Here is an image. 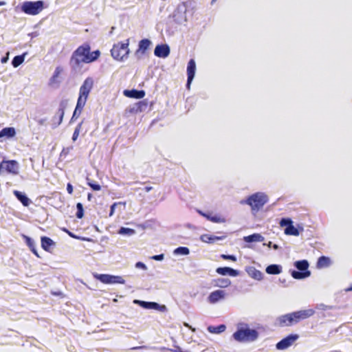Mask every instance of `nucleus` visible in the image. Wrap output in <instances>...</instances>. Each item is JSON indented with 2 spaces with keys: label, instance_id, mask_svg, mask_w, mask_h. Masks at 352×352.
Segmentation results:
<instances>
[{
  "label": "nucleus",
  "instance_id": "49",
  "mask_svg": "<svg viewBox=\"0 0 352 352\" xmlns=\"http://www.w3.org/2000/svg\"><path fill=\"white\" fill-rule=\"evenodd\" d=\"M30 250L32 252V253H33V254H34L36 257L40 258V256L38 255V252H37V250H36V247H34V249H31Z\"/></svg>",
  "mask_w": 352,
  "mask_h": 352
},
{
  "label": "nucleus",
  "instance_id": "41",
  "mask_svg": "<svg viewBox=\"0 0 352 352\" xmlns=\"http://www.w3.org/2000/svg\"><path fill=\"white\" fill-rule=\"evenodd\" d=\"M279 224H280V227H284V226L287 227V226H289V225L293 224V221L289 218H283L280 221Z\"/></svg>",
  "mask_w": 352,
  "mask_h": 352
},
{
  "label": "nucleus",
  "instance_id": "53",
  "mask_svg": "<svg viewBox=\"0 0 352 352\" xmlns=\"http://www.w3.org/2000/svg\"><path fill=\"white\" fill-rule=\"evenodd\" d=\"M66 232L69 234V236L74 237V236L70 232H69V231H66Z\"/></svg>",
  "mask_w": 352,
  "mask_h": 352
},
{
  "label": "nucleus",
  "instance_id": "58",
  "mask_svg": "<svg viewBox=\"0 0 352 352\" xmlns=\"http://www.w3.org/2000/svg\"><path fill=\"white\" fill-rule=\"evenodd\" d=\"M348 290H352V287H351V288H350V289H349Z\"/></svg>",
  "mask_w": 352,
  "mask_h": 352
},
{
  "label": "nucleus",
  "instance_id": "31",
  "mask_svg": "<svg viewBox=\"0 0 352 352\" xmlns=\"http://www.w3.org/2000/svg\"><path fill=\"white\" fill-rule=\"evenodd\" d=\"M25 54H23L22 55L16 56L14 57L12 61V65L14 67H17L23 63L25 60Z\"/></svg>",
  "mask_w": 352,
  "mask_h": 352
},
{
  "label": "nucleus",
  "instance_id": "19",
  "mask_svg": "<svg viewBox=\"0 0 352 352\" xmlns=\"http://www.w3.org/2000/svg\"><path fill=\"white\" fill-rule=\"evenodd\" d=\"M41 243L42 248L49 252H51L52 248L54 247L56 245L52 239L45 236H41Z\"/></svg>",
  "mask_w": 352,
  "mask_h": 352
},
{
  "label": "nucleus",
  "instance_id": "2",
  "mask_svg": "<svg viewBox=\"0 0 352 352\" xmlns=\"http://www.w3.org/2000/svg\"><path fill=\"white\" fill-rule=\"evenodd\" d=\"M233 338L239 342H250L255 341L258 337V332L250 329L247 324L245 327L238 328L232 334Z\"/></svg>",
  "mask_w": 352,
  "mask_h": 352
},
{
  "label": "nucleus",
  "instance_id": "34",
  "mask_svg": "<svg viewBox=\"0 0 352 352\" xmlns=\"http://www.w3.org/2000/svg\"><path fill=\"white\" fill-rule=\"evenodd\" d=\"M87 184L93 190L98 191L101 190L100 185L89 178H87Z\"/></svg>",
  "mask_w": 352,
  "mask_h": 352
},
{
  "label": "nucleus",
  "instance_id": "15",
  "mask_svg": "<svg viewBox=\"0 0 352 352\" xmlns=\"http://www.w3.org/2000/svg\"><path fill=\"white\" fill-rule=\"evenodd\" d=\"M170 54V48L167 45H157L154 50V54L160 58H166Z\"/></svg>",
  "mask_w": 352,
  "mask_h": 352
},
{
  "label": "nucleus",
  "instance_id": "29",
  "mask_svg": "<svg viewBox=\"0 0 352 352\" xmlns=\"http://www.w3.org/2000/svg\"><path fill=\"white\" fill-rule=\"evenodd\" d=\"M266 272L268 274H278L281 272V267L278 265H270L266 267Z\"/></svg>",
  "mask_w": 352,
  "mask_h": 352
},
{
  "label": "nucleus",
  "instance_id": "55",
  "mask_svg": "<svg viewBox=\"0 0 352 352\" xmlns=\"http://www.w3.org/2000/svg\"><path fill=\"white\" fill-rule=\"evenodd\" d=\"M91 196H92V195H91V194H90V193L88 195V199H89V200H90V199H91Z\"/></svg>",
  "mask_w": 352,
  "mask_h": 352
},
{
  "label": "nucleus",
  "instance_id": "44",
  "mask_svg": "<svg viewBox=\"0 0 352 352\" xmlns=\"http://www.w3.org/2000/svg\"><path fill=\"white\" fill-rule=\"evenodd\" d=\"M81 112L82 111H80V109L76 108L73 113L71 121H74V120L77 119L80 116Z\"/></svg>",
  "mask_w": 352,
  "mask_h": 352
},
{
  "label": "nucleus",
  "instance_id": "14",
  "mask_svg": "<svg viewBox=\"0 0 352 352\" xmlns=\"http://www.w3.org/2000/svg\"><path fill=\"white\" fill-rule=\"evenodd\" d=\"M226 296V292L223 290H215L211 292L208 297V300L211 304H214Z\"/></svg>",
  "mask_w": 352,
  "mask_h": 352
},
{
  "label": "nucleus",
  "instance_id": "42",
  "mask_svg": "<svg viewBox=\"0 0 352 352\" xmlns=\"http://www.w3.org/2000/svg\"><path fill=\"white\" fill-rule=\"evenodd\" d=\"M25 240L27 245L29 247L30 250L34 249V248L36 247L35 243L30 237L25 236Z\"/></svg>",
  "mask_w": 352,
  "mask_h": 352
},
{
  "label": "nucleus",
  "instance_id": "17",
  "mask_svg": "<svg viewBox=\"0 0 352 352\" xmlns=\"http://www.w3.org/2000/svg\"><path fill=\"white\" fill-rule=\"evenodd\" d=\"M135 302L139 304L142 307L145 309H153L160 310H164L166 309V307L164 305L160 306L158 303L155 302L135 300Z\"/></svg>",
  "mask_w": 352,
  "mask_h": 352
},
{
  "label": "nucleus",
  "instance_id": "32",
  "mask_svg": "<svg viewBox=\"0 0 352 352\" xmlns=\"http://www.w3.org/2000/svg\"><path fill=\"white\" fill-rule=\"evenodd\" d=\"M216 286L221 287H227L231 284V281L228 278H218L216 280Z\"/></svg>",
  "mask_w": 352,
  "mask_h": 352
},
{
  "label": "nucleus",
  "instance_id": "27",
  "mask_svg": "<svg viewBox=\"0 0 352 352\" xmlns=\"http://www.w3.org/2000/svg\"><path fill=\"white\" fill-rule=\"evenodd\" d=\"M247 272L250 277L256 280H261L263 278V273L254 267H250Z\"/></svg>",
  "mask_w": 352,
  "mask_h": 352
},
{
  "label": "nucleus",
  "instance_id": "39",
  "mask_svg": "<svg viewBox=\"0 0 352 352\" xmlns=\"http://www.w3.org/2000/svg\"><path fill=\"white\" fill-rule=\"evenodd\" d=\"M82 122L79 123L77 125V126L76 127V129H75V130L74 131L73 135H72V140L73 141H76L77 140V138H78L80 131L81 128H82Z\"/></svg>",
  "mask_w": 352,
  "mask_h": 352
},
{
  "label": "nucleus",
  "instance_id": "22",
  "mask_svg": "<svg viewBox=\"0 0 352 352\" xmlns=\"http://www.w3.org/2000/svg\"><path fill=\"white\" fill-rule=\"evenodd\" d=\"M16 135V131L14 127H6L0 131V138L6 137L7 138H12Z\"/></svg>",
  "mask_w": 352,
  "mask_h": 352
},
{
  "label": "nucleus",
  "instance_id": "35",
  "mask_svg": "<svg viewBox=\"0 0 352 352\" xmlns=\"http://www.w3.org/2000/svg\"><path fill=\"white\" fill-rule=\"evenodd\" d=\"M62 72V67H60V66L56 67L52 76L50 78V82H56L57 81V78H58L59 75L61 74Z\"/></svg>",
  "mask_w": 352,
  "mask_h": 352
},
{
  "label": "nucleus",
  "instance_id": "8",
  "mask_svg": "<svg viewBox=\"0 0 352 352\" xmlns=\"http://www.w3.org/2000/svg\"><path fill=\"white\" fill-rule=\"evenodd\" d=\"M297 334H291L278 342L276 346L278 350H284L291 346L298 338Z\"/></svg>",
  "mask_w": 352,
  "mask_h": 352
},
{
  "label": "nucleus",
  "instance_id": "56",
  "mask_svg": "<svg viewBox=\"0 0 352 352\" xmlns=\"http://www.w3.org/2000/svg\"><path fill=\"white\" fill-rule=\"evenodd\" d=\"M272 244V242H269L268 246L270 247Z\"/></svg>",
  "mask_w": 352,
  "mask_h": 352
},
{
  "label": "nucleus",
  "instance_id": "52",
  "mask_svg": "<svg viewBox=\"0 0 352 352\" xmlns=\"http://www.w3.org/2000/svg\"><path fill=\"white\" fill-rule=\"evenodd\" d=\"M273 248H274V249L276 250V249H278V245L274 244V245H273Z\"/></svg>",
  "mask_w": 352,
  "mask_h": 352
},
{
  "label": "nucleus",
  "instance_id": "18",
  "mask_svg": "<svg viewBox=\"0 0 352 352\" xmlns=\"http://www.w3.org/2000/svg\"><path fill=\"white\" fill-rule=\"evenodd\" d=\"M125 96L131 98L140 99L144 97L145 91L144 90L126 89L123 91Z\"/></svg>",
  "mask_w": 352,
  "mask_h": 352
},
{
  "label": "nucleus",
  "instance_id": "38",
  "mask_svg": "<svg viewBox=\"0 0 352 352\" xmlns=\"http://www.w3.org/2000/svg\"><path fill=\"white\" fill-rule=\"evenodd\" d=\"M87 100V99H86V98H81V97L78 96L76 108H77L78 109H80V111H82L84 106L85 105Z\"/></svg>",
  "mask_w": 352,
  "mask_h": 352
},
{
  "label": "nucleus",
  "instance_id": "46",
  "mask_svg": "<svg viewBox=\"0 0 352 352\" xmlns=\"http://www.w3.org/2000/svg\"><path fill=\"white\" fill-rule=\"evenodd\" d=\"M118 205V203H113L111 206V210H110V212H109V217H111L113 214H114V212H115V208L116 206Z\"/></svg>",
  "mask_w": 352,
  "mask_h": 352
},
{
  "label": "nucleus",
  "instance_id": "45",
  "mask_svg": "<svg viewBox=\"0 0 352 352\" xmlns=\"http://www.w3.org/2000/svg\"><path fill=\"white\" fill-rule=\"evenodd\" d=\"M135 267H138V268H141L142 270H146V265L144 263H142V262L136 263Z\"/></svg>",
  "mask_w": 352,
  "mask_h": 352
},
{
  "label": "nucleus",
  "instance_id": "21",
  "mask_svg": "<svg viewBox=\"0 0 352 352\" xmlns=\"http://www.w3.org/2000/svg\"><path fill=\"white\" fill-rule=\"evenodd\" d=\"M13 193L24 206H28L31 204V200L21 192L14 190Z\"/></svg>",
  "mask_w": 352,
  "mask_h": 352
},
{
  "label": "nucleus",
  "instance_id": "26",
  "mask_svg": "<svg viewBox=\"0 0 352 352\" xmlns=\"http://www.w3.org/2000/svg\"><path fill=\"white\" fill-rule=\"evenodd\" d=\"M223 238V236H217L214 235H210L208 234H202L201 236V240L204 243H213L216 241L221 240Z\"/></svg>",
  "mask_w": 352,
  "mask_h": 352
},
{
  "label": "nucleus",
  "instance_id": "37",
  "mask_svg": "<svg viewBox=\"0 0 352 352\" xmlns=\"http://www.w3.org/2000/svg\"><path fill=\"white\" fill-rule=\"evenodd\" d=\"M77 208V212L76 214V216L78 219H82L84 215V210H83V206L81 203H78L76 204Z\"/></svg>",
  "mask_w": 352,
  "mask_h": 352
},
{
  "label": "nucleus",
  "instance_id": "59",
  "mask_svg": "<svg viewBox=\"0 0 352 352\" xmlns=\"http://www.w3.org/2000/svg\"><path fill=\"white\" fill-rule=\"evenodd\" d=\"M217 0H212V2L216 1Z\"/></svg>",
  "mask_w": 352,
  "mask_h": 352
},
{
  "label": "nucleus",
  "instance_id": "9",
  "mask_svg": "<svg viewBox=\"0 0 352 352\" xmlns=\"http://www.w3.org/2000/svg\"><path fill=\"white\" fill-rule=\"evenodd\" d=\"M67 106V100H62L59 102L58 109L56 111L54 116L53 117V121L57 126L60 125L63 122V117L65 115V111Z\"/></svg>",
  "mask_w": 352,
  "mask_h": 352
},
{
  "label": "nucleus",
  "instance_id": "1",
  "mask_svg": "<svg viewBox=\"0 0 352 352\" xmlns=\"http://www.w3.org/2000/svg\"><path fill=\"white\" fill-rule=\"evenodd\" d=\"M100 51L97 50L91 52V46L88 43H85L78 46L72 53L69 63L74 68L79 67L82 63H91L98 59Z\"/></svg>",
  "mask_w": 352,
  "mask_h": 352
},
{
  "label": "nucleus",
  "instance_id": "24",
  "mask_svg": "<svg viewBox=\"0 0 352 352\" xmlns=\"http://www.w3.org/2000/svg\"><path fill=\"white\" fill-rule=\"evenodd\" d=\"M244 241L248 243L251 242H262L264 241V237L258 233H254L253 234L244 236Z\"/></svg>",
  "mask_w": 352,
  "mask_h": 352
},
{
  "label": "nucleus",
  "instance_id": "57",
  "mask_svg": "<svg viewBox=\"0 0 352 352\" xmlns=\"http://www.w3.org/2000/svg\"><path fill=\"white\" fill-rule=\"evenodd\" d=\"M139 347H133V349H138Z\"/></svg>",
  "mask_w": 352,
  "mask_h": 352
},
{
  "label": "nucleus",
  "instance_id": "11",
  "mask_svg": "<svg viewBox=\"0 0 352 352\" xmlns=\"http://www.w3.org/2000/svg\"><path fill=\"white\" fill-rule=\"evenodd\" d=\"M315 311L312 309L300 310L298 311L292 312L293 317L294 318L296 323H298L303 320H305L314 314Z\"/></svg>",
  "mask_w": 352,
  "mask_h": 352
},
{
  "label": "nucleus",
  "instance_id": "25",
  "mask_svg": "<svg viewBox=\"0 0 352 352\" xmlns=\"http://www.w3.org/2000/svg\"><path fill=\"white\" fill-rule=\"evenodd\" d=\"M151 44V42L148 38H144L139 42L138 49L137 52H140L142 54H144L145 52L148 49Z\"/></svg>",
  "mask_w": 352,
  "mask_h": 352
},
{
  "label": "nucleus",
  "instance_id": "4",
  "mask_svg": "<svg viewBox=\"0 0 352 352\" xmlns=\"http://www.w3.org/2000/svg\"><path fill=\"white\" fill-rule=\"evenodd\" d=\"M129 39H126L124 43L118 42L113 45L111 50L112 57L117 60H123L128 58L129 54Z\"/></svg>",
  "mask_w": 352,
  "mask_h": 352
},
{
  "label": "nucleus",
  "instance_id": "13",
  "mask_svg": "<svg viewBox=\"0 0 352 352\" xmlns=\"http://www.w3.org/2000/svg\"><path fill=\"white\" fill-rule=\"evenodd\" d=\"M195 70H196L195 61L193 59H190L189 60V62L188 63V66H187L188 79H187L186 87L188 89H190L191 82L195 76Z\"/></svg>",
  "mask_w": 352,
  "mask_h": 352
},
{
  "label": "nucleus",
  "instance_id": "43",
  "mask_svg": "<svg viewBox=\"0 0 352 352\" xmlns=\"http://www.w3.org/2000/svg\"><path fill=\"white\" fill-rule=\"evenodd\" d=\"M221 257L224 260H230L234 262L236 261V258L234 255L222 254Z\"/></svg>",
  "mask_w": 352,
  "mask_h": 352
},
{
  "label": "nucleus",
  "instance_id": "50",
  "mask_svg": "<svg viewBox=\"0 0 352 352\" xmlns=\"http://www.w3.org/2000/svg\"><path fill=\"white\" fill-rule=\"evenodd\" d=\"M152 189H153V187H152V186H146V187L144 188V190H145L146 192H149V191H151Z\"/></svg>",
  "mask_w": 352,
  "mask_h": 352
},
{
  "label": "nucleus",
  "instance_id": "30",
  "mask_svg": "<svg viewBox=\"0 0 352 352\" xmlns=\"http://www.w3.org/2000/svg\"><path fill=\"white\" fill-rule=\"evenodd\" d=\"M284 233L286 235H292V236H298L299 231L298 230L293 226V224L289 225V226L286 227L284 230Z\"/></svg>",
  "mask_w": 352,
  "mask_h": 352
},
{
  "label": "nucleus",
  "instance_id": "16",
  "mask_svg": "<svg viewBox=\"0 0 352 352\" xmlns=\"http://www.w3.org/2000/svg\"><path fill=\"white\" fill-rule=\"evenodd\" d=\"M216 272L217 274L226 276L229 275L230 276H237L239 275V272L236 270H234L229 267H220L216 269Z\"/></svg>",
  "mask_w": 352,
  "mask_h": 352
},
{
  "label": "nucleus",
  "instance_id": "5",
  "mask_svg": "<svg viewBox=\"0 0 352 352\" xmlns=\"http://www.w3.org/2000/svg\"><path fill=\"white\" fill-rule=\"evenodd\" d=\"M309 263L307 260H300L297 261L294 263V266L300 270L298 271H292L291 274L292 276L295 279H303L310 276L311 272L308 270Z\"/></svg>",
  "mask_w": 352,
  "mask_h": 352
},
{
  "label": "nucleus",
  "instance_id": "47",
  "mask_svg": "<svg viewBox=\"0 0 352 352\" xmlns=\"http://www.w3.org/2000/svg\"><path fill=\"white\" fill-rule=\"evenodd\" d=\"M73 186L70 184V183H68L67 184V191L69 194L72 195L73 193Z\"/></svg>",
  "mask_w": 352,
  "mask_h": 352
},
{
  "label": "nucleus",
  "instance_id": "48",
  "mask_svg": "<svg viewBox=\"0 0 352 352\" xmlns=\"http://www.w3.org/2000/svg\"><path fill=\"white\" fill-rule=\"evenodd\" d=\"M153 259L156 261H162L164 258V254L155 255L152 257Z\"/></svg>",
  "mask_w": 352,
  "mask_h": 352
},
{
  "label": "nucleus",
  "instance_id": "28",
  "mask_svg": "<svg viewBox=\"0 0 352 352\" xmlns=\"http://www.w3.org/2000/svg\"><path fill=\"white\" fill-rule=\"evenodd\" d=\"M226 329L225 324H220L218 326H209L207 329L211 333L218 334L225 331Z\"/></svg>",
  "mask_w": 352,
  "mask_h": 352
},
{
  "label": "nucleus",
  "instance_id": "51",
  "mask_svg": "<svg viewBox=\"0 0 352 352\" xmlns=\"http://www.w3.org/2000/svg\"><path fill=\"white\" fill-rule=\"evenodd\" d=\"M8 57L2 58L1 63H6L8 60Z\"/></svg>",
  "mask_w": 352,
  "mask_h": 352
},
{
  "label": "nucleus",
  "instance_id": "40",
  "mask_svg": "<svg viewBox=\"0 0 352 352\" xmlns=\"http://www.w3.org/2000/svg\"><path fill=\"white\" fill-rule=\"evenodd\" d=\"M190 252L189 249L186 247H179L175 250V253L182 255H187Z\"/></svg>",
  "mask_w": 352,
  "mask_h": 352
},
{
  "label": "nucleus",
  "instance_id": "36",
  "mask_svg": "<svg viewBox=\"0 0 352 352\" xmlns=\"http://www.w3.org/2000/svg\"><path fill=\"white\" fill-rule=\"evenodd\" d=\"M147 102L145 100H142L136 103V108L135 111L136 112H142L146 109L147 107Z\"/></svg>",
  "mask_w": 352,
  "mask_h": 352
},
{
  "label": "nucleus",
  "instance_id": "23",
  "mask_svg": "<svg viewBox=\"0 0 352 352\" xmlns=\"http://www.w3.org/2000/svg\"><path fill=\"white\" fill-rule=\"evenodd\" d=\"M331 260L329 257L322 256L318 259L316 267L318 269L325 268L330 265Z\"/></svg>",
  "mask_w": 352,
  "mask_h": 352
},
{
  "label": "nucleus",
  "instance_id": "12",
  "mask_svg": "<svg viewBox=\"0 0 352 352\" xmlns=\"http://www.w3.org/2000/svg\"><path fill=\"white\" fill-rule=\"evenodd\" d=\"M277 321L280 327H289L296 324L292 313L280 316Z\"/></svg>",
  "mask_w": 352,
  "mask_h": 352
},
{
  "label": "nucleus",
  "instance_id": "6",
  "mask_svg": "<svg viewBox=\"0 0 352 352\" xmlns=\"http://www.w3.org/2000/svg\"><path fill=\"white\" fill-rule=\"evenodd\" d=\"M43 9V2L37 1H25L21 6V10L30 15H36L41 12Z\"/></svg>",
  "mask_w": 352,
  "mask_h": 352
},
{
  "label": "nucleus",
  "instance_id": "7",
  "mask_svg": "<svg viewBox=\"0 0 352 352\" xmlns=\"http://www.w3.org/2000/svg\"><path fill=\"white\" fill-rule=\"evenodd\" d=\"M94 277L104 284H124L125 280L120 276L106 274H95Z\"/></svg>",
  "mask_w": 352,
  "mask_h": 352
},
{
  "label": "nucleus",
  "instance_id": "54",
  "mask_svg": "<svg viewBox=\"0 0 352 352\" xmlns=\"http://www.w3.org/2000/svg\"><path fill=\"white\" fill-rule=\"evenodd\" d=\"M6 3L4 1H0V6L5 5Z\"/></svg>",
  "mask_w": 352,
  "mask_h": 352
},
{
  "label": "nucleus",
  "instance_id": "10",
  "mask_svg": "<svg viewBox=\"0 0 352 352\" xmlns=\"http://www.w3.org/2000/svg\"><path fill=\"white\" fill-rule=\"evenodd\" d=\"M93 85V79L91 78H87L80 87L79 96L87 99Z\"/></svg>",
  "mask_w": 352,
  "mask_h": 352
},
{
  "label": "nucleus",
  "instance_id": "33",
  "mask_svg": "<svg viewBox=\"0 0 352 352\" xmlns=\"http://www.w3.org/2000/svg\"><path fill=\"white\" fill-rule=\"evenodd\" d=\"M118 233L122 235L131 236L135 233V230L132 228L122 227L120 228Z\"/></svg>",
  "mask_w": 352,
  "mask_h": 352
},
{
  "label": "nucleus",
  "instance_id": "3",
  "mask_svg": "<svg viewBox=\"0 0 352 352\" xmlns=\"http://www.w3.org/2000/svg\"><path fill=\"white\" fill-rule=\"evenodd\" d=\"M268 201V197L262 192H256L249 196L246 200L241 201L251 207L253 213L260 210L265 204Z\"/></svg>",
  "mask_w": 352,
  "mask_h": 352
},
{
  "label": "nucleus",
  "instance_id": "20",
  "mask_svg": "<svg viewBox=\"0 0 352 352\" xmlns=\"http://www.w3.org/2000/svg\"><path fill=\"white\" fill-rule=\"evenodd\" d=\"M199 213L213 223H224L226 221V219L223 217L219 215H211L200 210L199 211Z\"/></svg>",
  "mask_w": 352,
  "mask_h": 352
}]
</instances>
